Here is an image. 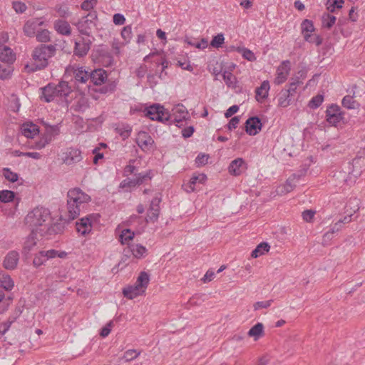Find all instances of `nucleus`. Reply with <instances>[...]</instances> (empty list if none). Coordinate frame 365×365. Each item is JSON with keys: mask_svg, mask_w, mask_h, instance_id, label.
Here are the masks:
<instances>
[{"mask_svg": "<svg viewBox=\"0 0 365 365\" xmlns=\"http://www.w3.org/2000/svg\"><path fill=\"white\" fill-rule=\"evenodd\" d=\"M300 176L299 175L293 174L284 184L277 186L275 190L277 195L282 196L292 192L296 187V182L299 180Z\"/></svg>", "mask_w": 365, "mask_h": 365, "instance_id": "6e6552de", "label": "nucleus"}, {"mask_svg": "<svg viewBox=\"0 0 365 365\" xmlns=\"http://www.w3.org/2000/svg\"><path fill=\"white\" fill-rule=\"evenodd\" d=\"M189 115L187 108L182 105H177L172 109V113H166L165 118L167 122L180 123L183 120H186Z\"/></svg>", "mask_w": 365, "mask_h": 365, "instance_id": "39448f33", "label": "nucleus"}, {"mask_svg": "<svg viewBox=\"0 0 365 365\" xmlns=\"http://www.w3.org/2000/svg\"><path fill=\"white\" fill-rule=\"evenodd\" d=\"M225 41L223 34H220L214 36L211 41L210 45L214 48H220L222 46Z\"/></svg>", "mask_w": 365, "mask_h": 365, "instance_id": "37998d69", "label": "nucleus"}, {"mask_svg": "<svg viewBox=\"0 0 365 365\" xmlns=\"http://www.w3.org/2000/svg\"><path fill=\"white\" fill-rule=\"evenodd\" d=\"M336 22V17L329 14H324L322 17V26L330 29Z\"/></svg>", "mask_w": 365, "mask_h": 365, "instance_id": "72a5a7b5", "label": "nucleus"}, {"mask_svg": "<svg viewBox=\"0 0 365 365\" xmlns=\"http://www.w3.org/2000/svg\"><path fill=\"white\" fill-rule=\"evenodd\" d=\"M207 180V176L205 174H200L198 175L193 176L190 181V188L192 191L195 190L194 185L197 181L200 182H204Z\"/></svg>", "mask_w": 365, "mask_h": 365, "instance_id": "a18cd8bd", "label": "nucleus"}, {"mask_svg": "<svg viewBox=\"0 0 365 365\" xmlns=\"http://www.w3.org/2000/svg\"><path fill=\"white\" fill-rule=\"evenodd\" d=\"M107 78V73L103 69H96L90 73V79L95 85H101Z\"/></svg>", "mask_w": 365, "mask_h": 365, "instance_id": "aec40b11", "label": "nucleus"}, {"mask_svg": "<svg viewBox=\"0 0 365 365\" xmlns=\"http://www.w3.org/2000/svg\"><path fill=\"white\" fill-rule=\"evenodd\" d=\"M240 123L239 117H233L229 122L227 127L229 130H232L237 128V125Z\"/></svg>", "mask_w": 365, "mask_h": 365, "instance_id": "338daca9", "label": "nucleus"}, {"mask_svg": "<svg viewBox=\"0 0 365 365\" xmlns=\"http://www.w3.org/2000/svg\"><path fill=\"white\" fill-rule=\"evenodd\" d=\"M125 22V17L120 14H115L113 16V23L115 25H123Z\"/></svg>", "mask_w": 365, "mask_h": 365, "instance_id": "0e129e2a", "label": "nucleus"}, {"mask_svg": "<svg viewBox=\"0 0 365 365\" xmlns=\"http://www.w3.org/2000/svg\"><path fill=\"white\" fill-rule=\"evenodd\" d=\"M351 220V215L345 216L342 220H339L337 222L335 223L334 227L331 232H327L324 237H329L331 234L334 233V229L336 228V231L339 230V227H336L339 224L341 223H349Z\"/></svg>", "mask_w": 365, "mask_h": 365, "instance_id": "a19ab883", "label": "nucleus"}, {"mask_svg": "<svg viewBox=\"0 0 365 365\" xmlns=\"http://www.w3.org/2000/svg\"><path fill=\"white\" fill-rule=\"evenodd\" d=\"M290 70V61L288 60L284 61L277 68V77L274 79V83L279 85L285 82L289 74Z\"/></svg>", "mask_w": 365, "mask_h": 365, "instance_id": "1a4fd4ad", "label": "nucleus"}, {"mask_svg": "<svg viewBox=\"0 0 365 365\" xmlns=\"http://www.w3.org/2000/svg\"><path fill=\"white\" fill-rule=\"evenodd\" d=\"M315 213H316L315 211H314L312 210H304L302 212L303 220L307 222H312L314 217Z\"/></svg>", "mask_w": 365, "mask_h": 365, "instance_id": "5fc2aeb1", "label": "nucleus"}, {"mask_svg": "<svg viewBox=\"0 0 365 365\" xmlns=\"http://www.w3.org/2000/svg\"><path fill=\"white\" fill-rule=\"evenodd\" d=\"M160 202L161 199L160 197H155L152 200L147 214V222L150 221L155 222L158 220L160 215Z\"/></svg>", "mask_w": 365, "mask_h": 365, "instance_id": "f8f14e48", "label": "nucleus"}, {"mask_svg": "<svg viewBox=\"0 0 365 365\" xmlns=\"http://www.w3.org/2000/svg\"><path fill=\"white\" fill-rule=\"evenodd\" d=\"M239 110V107L236 105L230 107L225 112V116L226 118L231 117L233 114L237 113Z\"/></svg>", "mask_w": 365, "mask_h": 365, "instance_id": "774afa93", "label": "nucleus"}, {"mask_svg": "<svg viewBox=\"0 0 365 365\" xmlns=\"http://www.w3.org/2000/svg\"><path fill=\"white\" fill-rule=\"evenodd\" d=\"M36 39L40 42H47L50 40L49 31L43 29L36 34Z\"/></svg>", "mask_w": 365, "mask_h": 365, "instance_id": "de8ad7c7", "label": "nucleus"}, {"mask_svg": "<svg viewBox=\"0 0 365 365\" xmlns=\"http://www.w3.org/2000/svg\"><path fill=\"white\" fill-rule=\"evenodd\" d=\"M236 50L237 51V52L242 55L243 58H245L247 61H255L256 60V57L254 53L250 49L246 48L237 47Z\"/></svg>", "mask_w": 365, "mask_h": 365, "instance_id": "f704fd0d", "label": "nucleus"}, {"mask_svg": "<svg viewBox=\"0 0 365 365\" xmlns=\"http://www.w3.org/2000/svg\"><path fill=\"white\" fill-rule=\"evenodd\" d=\"M356 101L353 100V97L350 96H346L342 100V105L349 109L355 108Z\"/></svg>", "mask_w": 365, "mask_h": 365, "instance_id": "09e8293b", "label": "nucleus"}, {"mask_svg": "<svg viewBox=\"0 0 365 365\" xmlns=\"http://www.w3.org/2000/svg\"><path fill=\"white\" fill-rule=\"evenodd\" d=\"M269 89V83L268 81H264L262 83L261 86L256 89V100L261 101L266 98L268 96Z\"/></svg>", "mask_w": 365, "mask_h": 365, "instance_id": "393cba45", "label": "nucleus"}, {"mask_svg": "<svg viewBox=\"0 0 365 365\" xmlns=\"http://www.w3.org/2000/svg\"><path fill=\"white\" fill-rule=\"evenodd\" d=\"M165 110L163 106L158 104H154L149 106L146 109L145 115L153 120H158L166 123L165 118L166 117Z\"/></svg>", "mask_w": 365, "mask_h": 365, "instance_id": "423d86ee", "label": "nucleus"}, {"mask_svg": "<svg viewBox=\"0 0 365 365\" xmlns=\"http://www.w3.org/2000/svg\"><path fill=\"white\" fill-rule=\"evenodd\" d=\"M42 90V97L46 102H51L56 97L67 96L71 92V88L66 81H61L58 85L49 83Z\"/></svg>", "mask_w": 365, "mask_h": 365, "instance_id": "20e7f679", "label": "nucleus"}, {"mask_svg": "<svg viewBox=\"0 0 365 365\" xmlns=\"http://www.w3.org/2000/svg\"><path fill=\"white\" fill-rule=\"evenodd\" d=\"M56 50L53 45L41 44L36 47L32 53L34 63L27 64L25 68L29 73L43 69L48 64V60L54 56Z\"/></svg>", "mask_w": 365, "mask_h": 365, "instance_id": "f03ea898", "label": "nucleus"}, {"mask_svg": "<svg viewBox=\"0 0 365 365\" xmlns=\"http://www.w3.org/2000/svg\"><path fill=\"white\" fill-rule=\"evenodd\" d=\"M56 31L62 35L69 36L71 34V29L69 24L64 20H57L54 23Z\"/></svg>", "mask_w": 365, "mask_h": 365, "instance_id": "b1692460", "label": "nucleus"}, {"mask_svg": "<svg viewBox=\"0 0 365 365\" xmlns=\"http://www.w3.org/2000/svg\"><path fill=\"white\" fill-rule=\"evenodd\" d=\"M304 38L308 42L319 46L322 43V38L319 36H312L310 34H304Z\"/></svg>", "mask_w": 365, "mask_h": 365, "instance_id": "49530a36", "label": "nucleus"}, {"mask_svg": "<svg viewBox=\"0 0 365 365\" xmlns=\"http://www.w3.org/2000/svg\"><path fill=\"white\" fill-rule=\"evenodd\" d=\"M327 120L331 125L336 126L342 120V114L338 106L332 105L326 111Z\"/></svg>", "mask_w": 365, "mask_h": 365, "instance_id": "9d476101", "label": "nucleus"}, {"mask_svg": "<svg viewBox=\"0 0 365 365\" xmlns=\"http://www.w3.org/2000/svg\"><path fill=\"white\" fill-rule=\"evenodd\" d=\"M67 208L68 220L76 218L81 211V206L91 200L87 194L79 188H73L68 192Z\"/></svg>", "mask_w": 365, "mask_h": 365, "instance_id": "7ed1b4c3", "label": "nucleus"}, {"mask_svg": "<svg viewBox=\"0 0 365 365\" xmlns=\"http://www.w3.org/2000/svg\"><path fill=\"white\" fill-rule=\"evenodd\" d=\"M272 300H268L265 302H257L254 304V309L257 310L259 309H266L270 307Z\"/></svg>", "mask_w": 365, "mask_h": 365, "instance_id": "052dcab7", "label": "nucleus"}, {"mask_svg": "<svg viewBox=\"0 0 365 365\" xmlns=\"http://www.w3.org/2000/svg\"><path fill=\"white\" fill-rule=\"evenodd\" d=\"M113 326V321H110L103 328H102L100 335L102 337L107 336L110 334Z\"/></svg>", "mask_w": 365, "mask_h": 365, "instance_id": "bf43d9fd", "label": "nucleus"}, {"mask_svg": "<svg viewBox=\"0 0 365 365\" xmlns=\"http://www.w3.org/2000/svg\"><path fill=\"white\" fill-rule=\"evenodd\" d=\"M43 21L40 19H32L28 20L23 28L24 33L26 36L31 37L36 34V31L38 26H42Z\"/></svg>", "mask_w": 365, "mask_h": 365, "instance_id": "4468645a", "label": "nucleus"}, {"mask_svg": "<svg viewBox=\"0 0 365 365\" xmlns=\"http://www.w3.org/2000/svg\"><path fill=\"white\" fill-rule=\"evenodd\" d=\"M133 232H131L129 229L124 230L120 235V242L122 244H128L130 240H133Z\"/></svg>", "mask_w": 365, "mask_h": 365, "instance_id": "c9c22d12", "label": "nucleus"}, {"mask_svg": "<svg viewBox=\"0 0 365 365\" xmlns=\"http://www.w3.org/2000/svg\"><path fill=\"white\" fill-rule=\"evenodd\" d=\"M151 179L149 173L138 174L134 178H127L120 182V187H132L143 184L145 180Z\"/></svg>", "mask_w": 365, "mask_h": 365, "instance_id": "9b49d317", "label": "nucleus"}, {"mask_svg": "<svg viewBox=\"0 0 365 365\" xmlns=\"http://www.w3.org/2000/svg\"><path fill=\"white\" fill-rule=\"evenodd\" d=\"M93 215L81 218L79 222H76V227L78 232L82 235L88 234L92 229Z\"/></svg>", "mask_w": 365, "mask_h": 365, "instance_id": "2eb2a0df", "label": "nucleus"}, {"mask_svg": "<svg viewBox=\"0 0 365 365\" xmlns=\"http://www.w3.org/2000/svg\"><path fill=\"white\" fill-rule=\"evenodd\" d=\"M140 353L137 352L135 349H130L126 351L123 356L126 361H130L139 356Z\"/></svg>", "mask_w": 365, "mask_h": 365, "instance_id": "3c124183", "label": "nucleus"}, {"mask_svg": "<svg viewBox=\"0 0 365 365\" xmlns=\"http://www.w3.org/2000/svg\"><path fill=\"white\" fill-rule=\"evenodd\" d=\"M0 60L6 63H12L15 60V55L7 46L0 45Z\"/></svg>", "mask_w": 365, "mask_h": 365, "instance_id": "5701e85b", "label": "nucleus"}, {"mask_svg": "<svg viewBox=\"0 0 365 365\" xmlns=\"http://www.w3.org/2000/svg\"><path fill=\"white\" fill-rule=\"evenodd\" d=\"M15 194L11 190L0 191V201L3 202H9L14 200Z\"/></svg>", "mask_w": 365, "mask_h": 365, "instance_id": "e433bc0d", "label": "nucleus"}, {"mask_svg": "<svg viewBox=\"0 0 365 365\" xmlns=\"http://www.w3.org/2000/svg\"><path fill=\"white\" fill-rule=\"evenodd\" d=\"M90 40H85L84 38L76 41L74 54L79 57L86 56L90 49Z\"/></svg>", "mask_w": 365, "mask_h": 365, "instance_id": "a211bd4d", "label": "nucleus"}, {"mask_svg": "<svg viewBox=\"0 0 365 365\" xmlns=\"http://www.w3.org/2000/svg\"><path fill=\"white\" fill-rule=\"evenodd\" d=\"M324 98L322 95H317L312 98V99L310 101L309 106L311 108H318L322 103L323 102Z\"/></svg>", "mask_w": 365, "mask_h": 365, "instance_id": "603ef678", "label": "nucleus"}, {"mask_svg": "<svg viewBox=\"0 0 365 365\" xmlns=\"http://www.w3.org/2000/svg\"><path fill=\"white\" fill-rule=\"evenodd\" d=\"M14 286V281L9 274H3L0 277V287L6 290H11Z\"/></svg>", "mask_w": 365, "mask_h": 365, "instance_id": "2f4dec72", "label": "nucleus"}, {"mask_svg": "<svg viewBox=\"0 0 365 365\" xmlns=\"http://www.w3.org/2000/svg\"><path fill=\"white\" fill-rule=\"evenodd\" d=\"M121 36L125 41L128 42L132 36L131 27L130 26H125L121 31Z\"/></svg>", "mask_w": 365, "mask_h": 365, "instance_id": "864d4df0", "label": "nucleus"}, {"mask_svg": "<svg viewBox=\"0 0 365 365\" xmlns=\"http://www.w3.org/2000/svg\"><path fill=\"white\" fill-rule=\"evenodd\" d=\"M208 159H209L208 155L200 154L196 158L195 163H196V164H197L198 166L204 165L207 163Z\"/></svg>", "mask_w": 365, "mask_h": 365, "instance_id": "13d9d810", "label": "nucleus"}, {"mask_svg": "<svg viewBox=\"0 0 365 365\" xmlns=\"http://www.w3.org/2000/svg\"><path fill=\"white\" fill-rule=\"evenodd\" d=\"M222 76L224 81L228 86H234L235 84V77L232 73L225 71Z\"/></svg>", "mask_w": 365, "mask_h": 365, "instance_id": "8fccbe9b", "label": "nucleus"}, {"mask_svg": "<svg viewBox=\"0 0 365 365\" xmlns=\"http://www.w3.org/2000/svg\"><path fill=\"white\" fill-rule=\"evenodd\" d=\"M270 246L267 242H261L252 251L251 256L253 258H257L259 256L264 255V252H268Z\"/></svg>", "mask_w": 365, "mask_h": 365, "instance_id": "c756f323", "label": "nucleus"}, {"mask_svg": "<svg viewBox=\"0 0 365 365\" xmlns=\"http://www.w3.org/2000/svg\"><path fill=\"white\" fill-rule=\"evenodd\" d=\"M61 159L66 165H72L81 160V153L78 149L69 148L61 153Z\"/></svg>", "mask_w": 365, "mask_h": 365, "instance_id": "0eeeda50", "label": "nucleus"}, {"mask_svg": "<svg viewBox=\"0 0 365 365\" xmlns=\"http://www.w3.org/2000/svg\"><path fill=\"white\" fill-rule=\"evenodd\" d=\"M250 337L253 338L254 341H257L264 335V327L262 323L258 322L254 325L247 332Z\"/></svg>", "mask_w": 365, "mask_h": 365, "instance_id": "412c9836", "label": "nucleus"}, {"mask_svg": "<svg viewBox=\"0 0 365 365\" xmlns=\"http://www.w3.org/2000/svg\"><path fill=\"white\" fill-rule=\"evenodd\" d=\"M138 145L143 149H149L152 147L154 141L147 133H139L137 138Z\"/></svg>", "mask_w": 365, "mask_h": 365, "instance_id": "4be33fe9", "label": "nucleus"}, {"mask_svg": "<svg viewBox=\"0 0 365 365\" xmlns=\"http://www.w3.org/2000/svg\"><path fill=\"white\" fill-rule=\"evenodd\" d=\"M19 260V253L16 251H11L6 255L3 266L6 269L13 270L16 268Z\"/></svg>", "mask_w": 365, "mask_h": 365, "instance_id": "dca6fc26", "label": "nucleus"}, {"mask_svg": "<svg viewBox=\"0 0 365 365\" xmlns=\"http://www.w3.org/2000/svg\"><path fill=\"white\" fill-rule=\"evenodd\" d=\"M49 220V210L42 207H37L26 215L25 223L33 234L39 233L42 236L47 230Z\"/></svg>", "mask_w": 365, "mask_h": 365, "instance_id": "f257e3e1", "label": "nucleus"}, {"mask_svg": "<svg viewBox=\"0 0 365 365\" xmlns=\"http://www.w3.org/2000/svg\"><path fill=\"white\" fill-rule=\"evenodd\" d=\"M343 3L344 0H328L327 7L330 12H334L335 8H341Z\"/></svg>", "mask_w": 365, "mask_h": 365, "instance_id": "ea45409f", "label": "nucleus"}, {"mask_svg": "<svg viewBox=\"0 0 365 365\" xmlns=\"http://www.w3.org/2000/svg\"><path fill=\"white\" fill-rule=\"evenodd\" d=\"M299 83V81H296L292 82L289 84V88L288 89H284L283 91H289V95L291 96H292L296 92V89H297V85Z\"/></svg>", "mask_w": 365, "mask_h": 365, "instance_id": "69168bd1", "label": "nucleus"}, {"mask_svg": "<svg viewBox=\"0 0 365 365\" xmlns=\"http://www.w3.org/2000/svg\"><path fill=\"white\" fill-rule=\"evenodd\" d=\"M291 102V98L289 91H282L278 97V106L282 108L287 107Z\"/></svg>", "mask_w": 365, "mask_h": 365, "instance_id": "473e14b6", "label": "nucleus"}, {"mask_svg": "<svg viewBox=\"0 0 365 365\" xmlns=\"http://www.w3.org/2000/svg\"><path fill=\"white\" fill-rule=\"evenodd\" d=\"M149 274L145 272H141L137 278L135 284L145 292L149 284Z\"/></svg>", "mask_w": 365, "mask_h": 365, "instance_id": "7c9ffc66", "label": "nucleus"}, {"mask_svg": "<svg viewBox=\"0 0 365 365\" xmlns=\"http://www.w3.org/2000/svg\"><path fill=\"white\" fill-rule=\"evenodd\" d=\"M314 31V26L312 21L305 19L302 23V34H310Z\"/></svg>", "mask_w": 365, "mask_h": 365, "instance_id": "58836bf2", "label": "nucleus"}, {"mask_svg": "<svg viewBox=\"0 0 365 365\" xmlns=\"http://www.w3.org/2000/svg\"><path fill=\"white\" fill-rule=\"evenodd\" d=\"M144 293L145 291L135 284L134 285L124 288L123 290L124 297L129 299H133L138 296L142 295Z\"/></svg>", "mask_w": 365, "mask_h": 365, "instance_id": "6ab92c4d", "label": "nucleus"}, {"mask_svg": "<svg viewBox=\"0 0 365 365\" xmlns=\"http://www.w3.org/2000/svg\"><path fill=\"white\" fill-rule=\"evenodd\" d=\"M13 8L17 13H24L27 7L24 3L16 1L13 3Z\"/></svg>", "mask_w": 365, "mask_h": 365, "instance_id": "4d7b16f0", "label": "nucleus"}, {"mask_svg": "<svg viewBox=\"0 0 365 365\" xmlns=\"http://www.w3.org/2000/svg\"><path fill=\"white\" fill-rule=\"evenodd\" d=\"M92 26H93V24L88 22L86 18H82L76 24L79 32L87 36H89Z\"/></svg>", "mask_w": 365, "mask_h": 365, "instance_id": "cd10ccee", "label": "nucleus"}, {"mask_svg": "<svg viewBox=\"0 0 365 365\" xmlns=\"http://www.w3.org/2000/svg\"><path fill=\"white\" fill-rule=\"evenodd\" d=\"M73 76L76 81L85 83L90 79V73L83 69V68H78L73 71Z\"/></svg>", "mask_w": 365, "mask_h": 365, "instance_id": "c85d7f7f", "label": "nucleus"}, {"mask_svg": "<svg viewBox=\"0 0 365 365\" xmlns=\"http://www.w3.org/2000/svg\"><path fill=\"white\" fill-rule=\"evenodd\" d=\"M3 174L5 178L10 182H14L18 180L17 173H13L9 168H4L3 170Z\"/></svg>", "mask_w": 365, "mask_h": 365, "instance_id": "c03bdc74", "label": "nucleus"}, {"mask_svg": "<svg viewBox=\"0 0 365 365\" xmlns=\"http://www.w3.org/2000/svg\"><path fill=\"white\" fill-rule=\"evenodd\" d=\"M344 174H342V175H339V177L340 178H344V182L347 185H353L354 183H355L356 180V178H357V176L356 175H353L351 173H349L346 178H344Z\"/></svg>", "mask_w": 365, "mask_h": 365, "instance_id": "6e6d98bb", "label": "nucleus"}, {"mask_svg": "<svg viewBox=\"0 0 365 365\" xmlns=\"http://www.w3.org/2000/svg\"><path fill=\"white\" fill-rule=\"evenodd\" d=\"M4 293L0 291V314L4 312L9 307V303L4 301Z\"/></svg>", "mask_w": 365, "mask_h": 365, "instance_id": "680f3d73", "label": "nucleus"}, {"mask_svg": "<svg viewBox=\"0 0 365 365\" xmlns=\"http://www.w3.org/2000/svg\"><path fill=\"white\" fill-rule=\"evenodd\" d=\"M132 253L136 258H141L146 252L147 250L144 246L135 245L132 247Z\"/></svg>", "mask_w": 365, "mask_h": 365, "instance_id": "4c0bfd02", "label": "nucleus"}, {"mask_svg": "<svg viewBox=\"0 0 365 365\" xmlns=\"http://www.w3.org/2000/svg\"><path fill=\"white\" fill-rule=\"evenodd\" d=\"M22 134L27 138H33L38 133L37 126L34 124H24L21 128Z\"/></svg>", "mask_w": 365, "mask_h": 365, "instance_id": "bb28decb", "label": "nucleus"}, {"mask_svg": "<svg viewBox=\"0 0 365 365\" xmlns=\"http://www.w3.org/2000/svg\"><path fill=\"white\" fill-rule=\"evenodd\" d=\"M37 233L33 234V232H31V235L25 240L23 247V253L24 255L29 254L36 247V237L35 235Z\"/></svg>", "mask_w": 365, "mask_h": 365, "instance_id": "a878e982", "label": "nucleus"}, {"mask_svg": "<svg viewBox=\"0 0 365 365\" xmlns=\"http://www.w3.org/2000/svg\"><path fill=\"white\" fill-rule=\"evenodd\" d=\"M247 167L244 160L241 158H237L231 162L229 165V173L233 175H240L245 170Z\"/></svg>", "mask_w": 365, "mask_h": 365, "instance_id": "f3484780", "label": "nucleus"}, {"mask_svg": "<svg viewBox=\"0 0 365 365\" xmlns=\"http://www.w3.org/2000/svg\"><path fill=\"white\" fill-rule=\"evenodd\" d=\"M262 123L260 119L257 117H251L246 120V132L250 135L257 134L262 129Z\"/></svg>", "mask_w": 365, "mask_h": 365, "instance_id": "ddd939ff", "label": "nucleus"}, {"mask_svg": "<svg viewBox=\"0 0 365 365\" xmlns=\"http://www.w3.org/2000/svg\"><path fill=\"white\" fill-rule=\"evenodd\" d=\"M11 73L10 66H7L6 67H3L0 65V78L1 79H5L8 78Z\"/></svg>", "mask_w": 365, "mask_h": 365, "instance_id": "e2e57ef3", "label": "nucleus"}, {"mask_svg": "<svg viewBox=\"0 0 365 365\" xmlns=\"http://www.w3.org/2000/svg\"><path fill=\"white\" fill-rule=\"evenodd\" d=\"M46 258L45 257L43 252L41 251L35 255L33 260V264L34 267H38L39 266L42 265L46 262Z\"/></svg>", "mask_w": 365, "mask_h": 365, "instance_id": "79ce46f5", "label": "nucleus"}]
</instances>
